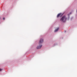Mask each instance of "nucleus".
<instances>
[{"label": "nucleus", "instance_id": "1", "mask_svg": "<svg viewBox=\"0 0 77 77\" xmlns=\"http://www.w3.org/2000/svg\"><path fill=\"white\" fill-rule=\"evenodd\" d=\"M66 18L65 17V16H64L60 19V21H61L64 22V21H66Z\"/></svg>", "mask_w": 77, "mask_h": 77}, {"label": "nucleus", "instance_id": "2", "mask_svg": "<svg viewBox=\"0 0 77 77\" xmlns=\"http://www.w3.org/2000/svg\"><path fill=\"white\" fill-rule=\"evenodd\" d=\"M43 39H40V40L39 41V45H40V44H41L42 42H43Z\"/></svg>", "mask_w": 77, "mask_h": 77}, {"label": "nucleus", "instance_id": "3", "mask_svg": "<svg viewBox=\"0 0 77 77\" xmlns=\"http://www.w3.org/2000/svg\"><path fill=\"white\" fill-rule=\"evenodd\" d=\"M42 47V45H39V46H38L37 47V49H39L41 48Z\"/></svg>", "mask_w": 77, "mask_h": 77}, {"label": "nucleus", "instance_id": "4", "mask_svg": "<svg viewBox=\"0 0 77 77\" xmlns=\"http://www.w3.org/2000/svg\"><path fill=\"white\" fill-rule=\"evenodd\" d=\"M59 28H57L54 30V32H57V31H58V30H59Z\"/></svg>", "mask_w": 77, "mask_h": 77}, {"label": "nucleus", "instance_id": "5", "mask_svg": "<svg viewBox=\"0 0 77 77\" xmlns=\"http://www.w3.org/2000/svg\"><path fill=\"white\" fill-rule=\"evenodd\" d=\"M61 15V13H60L58 14L57 15V18H59V17Z\"/></svg>", "mask_w": 77, "mask_h": 77}, {"label": "nucleus", "instance_id": "6", "mask_svg": "<svg viewBox=\"0 0 77 77\" xmlns=\"http://www.w3.org/2000/svg\"><path fill=\"white\" fill-rule=\"evenodd\" d=\"M3 70V69H0V71H2Z\"/></svg>", "mask_w": 77, "mask_h": 77}, {"label": "nucleus", "instance_id": "7", "mask_svg": "<svg viewBox=\"0 0 77 77\" xmlns=\"http://www.w3.org/2000/svg\"><path fill=\"white\" fill-rule=\"evenodd\" d=\"M3 20H5V18L4 17H3Z\"/></svg>", "mask_w": 77, "mask_h": 77}, {"label": "nucleus", "instance_id": "8", "mask_svg": "<svg viewBox=\"0 0 77 77\" xmlns=\"http://www.w3.org/2000/svg\"><path fill=\"white\" fill-rule=\"evenodd\" d=\"M70 14H71V13H70Z\"/></svg>", "mask_w": 77, "mask_h": 77}]
</instances>
